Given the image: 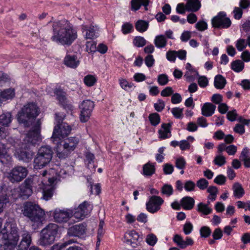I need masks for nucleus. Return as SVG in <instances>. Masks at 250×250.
<instances>
[{
	"instance_id": "nucleus-1",
	"label": "nucleus",
	"mask_w": 250,
	"mask_h": 250,
	"mask_svg": "<svg viewBox=\"0 0 250 250\" xmlns=\"http://www.w3.org/2000/svg\"><path fill=\"white\" fill-rule=\"evenodd\" d=\"M52 42L62 45H71L77 38V31L68 20L63 19L52 23Z\"/></svg>"
},
{
	"instance_id": "nucleus-2",
	"label": "nucleus",
	"mask_w": 250,
	"mask_h": 250,
	"mask_svg": "<svg viewBox=\"0 0 250 250\" xmlns=\"http://www.w3.org/2000/svg\"><path fill=\"white\" fill-rule=\"evenodd\" d=\"M56 132V129H55L53 131L51 139L54 144L56 145L57 156L60 159H65L75 149L79 143V139L76 137L60 139Z\"/></svg>"
},
{
	"instance_id": "nucleus-3",
	"label": "nucleus",
	"mask_w": 250,
	"mask_h": 250,
	"mask_svg": "<svg viewBox=\"0 0 250 250\" xmlns=\"http://www.w3.org/2000/svg\"><path fill=\"white\" fill-rule=\"evenodd\" d=\"M22 213L37 226L42 224L45 215L43 210L36 204L27 202L23 204Z\"/></svg>"
},
{
	"instance_id": "nucleus-4",
	"label": "nucleus",
	"mask_w": 250,
	"mask_h": 250,
	"mask_svg": "<svg viewBox=\"0 0 250 250\" xmlns=\"http://www.w3.org/2000/svg\"><path fill=\"white\" fill-rule=\"evenodd\" d=\"M2 243L3 250H17L20 236L18 229L11 226L10 232H5V228L2 230Z\"/></svg>"
},
{
	"instance_id": "nucleus-5",
	"label": "nucleus",
	"mask_w": 250,
	"mask_h": 250,
	"mask_svg": "<svg viewBox=\"0 0 250 250\" xmlns=\"http://www.w3.org/2000/svg\"><path fill=\"white\" fill-rule=\"evenodd\" d=\"M53 153L52 148L48 146L41 147L34 159V168L41 169L49 163L52 159Z\"/></svg>"
},
{
	"instance_id": "nucleus-6",
	"label": "nucleus",
	"mask_w": 250,
	"mask_h": 250,
	"mask_svg": "<svg viewBox=\"0 0 250 250\" xmlns=\"http://www.w3.org/2000/svg\"><path fill=\"white\" fill-rule=\"evenodd\" d=\"M39 113V108L34 103L28 104L24 105L18 114V121L20 124L27 125L28 120L36 118Z\"/></svg>"
},
{
	"instance_id": "nucleus-7",
	"label": "nucleus",
	"mask_w": 250,
	"mask_h": 250,
	"mask_svg": "<svg viewBox=\"0 0 250 250\" xmlns=\"http://www.w3.org/2000/svg\"><path fill=\"white\" fill-rule=\"evenodd\" d=\"M40 180V176L35 175L32 178H28L19 187V196L23 198H28L32 193V187H37L38 181Z\"/></svg>"
},
{
	"instance_id": "nucleus-8",
	"label": "nucleus",
	"mask_w": 250,
	"mask_h": 250,
	"mask_svg": "<svg viewBox=\"0 0 250 250\" xmlns=\"http://www.w3.org/2000/svg\"><path fill=\"white\" fill-rule=\"evenodd\" d=\"M40 131L41 123L38 121L32 129L27 133L24 139L25 144L33 146L41 141Z\"/></svg>"
},
{
	"instance_id": "nucleus-9",
	"label": "nucleus",
	"mask_w": 250,
	"mask_h": 250,
	"mask_svg": "<svg viewBox=\"0 0 250 250\" xmlns=\"http://www.w3.org/2000/svg\"><path fill=\"white\" fill-rule=\"evenodd\" d=\"M211 24L216 28H228L231 24V21L225 12H220L217 16L213 18Z\"/></svg>"
},
{
	"instance_id": "nucleus-10",
	"label": "nucleus",
	"mask_w": 250,
	"mask_h": 250,
	"mask_svg": "<svg viewBox=\"0 0 250 250\" xmlns=\"http://www.w3.org/2000/svg\"><path fill=\"white\" fill-rule=\"evenodd\" d=\"M94 105V102L90 100H83L82 102L80 105V120L82 122L85 123L89 120Z\"/></svg>"
},
{
	"instance_id": "nucleus-11",
	"label": "nucleus",
	"mask_w": 250,
	"mask_h": 250,
	"mask_svg": "<svg viewBox=\"0 0 250 250\" xmlns=\"http://www.w3.org/2000/svg\"><path fill=\"white\" fill-rule=\"evenodd\" d=\"M27 170L25 167L19 166L13 168L9 173L8 178L13 183L22 181L27 175Z\"/></svg>"
},
{
	"instance_id": "nucleus-12",
	"label": "nucleus",
	"mask_w": 250,
	"mask_h": 250,
	"mask_svg": "<svg viewBox=\"0 0 250 250\" xmlns=\"http://www.w3.org/2000/svg\"><path fill=\"white\" fill-rule=\"evenodd\" d=\"M73 210L70 209L56 208L53 212L55 221L59 223L67 222L73 216Z\"/></svg>"
},
{
	"instance_id": "nucleus-13",
	"label": "nucleus",
	"mask_w": 250,
	"mask_h": 250,
	"mask_svg": "<svg viewBox=\"0 0 250 250\" xmlns=\"http://www.w3.org/2000/svg\"><path fill=\"white\" fill-rule=\"evenodd\" d=\"M44 181L40 177V180L38 181L37 185L39 188L42 189L43 199L48 201L52 198L55 188L53 185L54 184H45Z\"/></svg>"
},
{
	"instance_id": "nucleus-14",
	"label": "nucleus",
	"mask_w": 250,
	"mask_h": 250,
	"mask_svg": "<svg viewBox=\"0 0 250 250\" xmlns=\"http://www.w3.org/2000/svg\"><path fill=\"white\" fill-rule=\"evenodd\" d=\"M163 203L164 200L161 197L152 196L146 204V209L150 213H155L160 209V206Z\"/></svg>"
},
{
	"instance_id": "nucleus-15",
	"label": "nucleus",
	"mask_w": 250,
	"mask_h": 250,
	"mask_svg": "<svg viewBox=\"0 0 250 250\" xmlns=\"http://www.w3.org/2000/svg\"><path fill=\"white\" fill-rule=\"evenodd\" d=\"M86 227L84 223L74 225L68 229L67 234L69 236L82 237L86 233Z\"/></svg>"
},
{
	"instance_id": "nucleus-16",
	"label": "nucleus",
	"mask_w": 250,
	"mask_h": 250,
	"mask_svg": "<svg viewBox=\"0 0 250 250\" xmlns=\"http://www.w3.org/2000/svg\"><path fill=\"white\" fill-rule=\"evenodd\" d=\"M82 29L83 33L85 32L84 36L86 39L94 40L99 36V28L96 25L91 24L88 26L83 25Z\"/></svg>"
},
{
	"instance_id": "nucleus-17",
	"label": "nucleus",
	"mask_w": 250,
	"mask_h": 250,
	"mask_svg": "<svg viewBox=\"0 0 250 250\" xmlns=\"http://www.w3.org/2000/svg\"><path fill=\"white\" fill-rule=\"evenodd\" d=\"M60 169V167L57 165H55L52 168L49 169L48 170H45L39 175L42 179L47 174L49 175L47 178L48 182L49 184H54L58 180V171Z\"/></svg>"
},
{
	"instance_id": "nucleus-18",
	"label": "nucleus",
	"mask_w": 250,
	"mask_h": 250,
	"mask_svg": "<svg viewBox=\"0 0 250 250\" xmlns=\"http://www.w3.org/2000/svg\"><path fill=\"white\" fill-rule=\"evenodd\" d=\"M21 240L17 248V250H27L32 242L31 235L27 231H23Z\"/></svg>"
},
{
	"instance_id": "nucleus-19",
	"label": "nucleus",
	"mask_w": 250,
	"mask_h": 250,
	"mask_svg": "<svg viewBox=\"0 0 250 250\" xmlns=\"http://www.w3.org/2000/svg\"><path fill=\"white\" fill-rule=\"evenodd\" d=\"M56 129V133L60 139L67 138V136L70 133L71 128L65 123H62L61 125H58L54 127V131Z\"/></svg>"
},
{
	"instance_id": "nucleus-20",
	"label": "nucleus",
	"mask_w": 250,
	"mask_h": 250,
	"mask_svg": "<svg viewBox=\"0 0 250 250\" xmlns=\"http://www.w3.org/2000/svg\"><path fill=\"white\" fill-rule=\"evenodd\" d=\"M173 242L181 249H185L188 246H192L194 244L193 240L188 237H187L185 240L179 234H175L173 238Z\"/></svg>"
},
{
	"instance_id": "nucleus-21",
	"label": "nucleus",
	"mask_w": 250,
	"mask_h": 250,
	"mask_svg": "<svg viewBox=\"0 0 250 250\" xmlns=\"http://www.w3.org/2000/svg\"><path fill=\"white\" fill-rule=\"evenodd\" d=\"M87 205L88 203L86 201L81 204L77 208L73 210V216L78 219H83L88 213Z\"/></svg>"
},
{
	"instance_id": "nucleus-22",
	"label": "nucleus",
	"mask_w": 250,
	"mask_h": 250,
	"mask_svg": "<svg viewBox=\"0 0 250 250\" xmlns=\"http://www.w3.org/2000/svg\"><path fill=\"white\" fill-rule=\"evenodd\" d=\"M149 3V0H131L130 9L132 11L136 12L140 9L141 6H143L145 10L147 11Z\"/></svg>"
},
{
	"instance_id": "nucleus-23",
	"label": "nucleus",
	"mask_w": 250,
	"mask_h": 250,
	"mask_svg": "<svg viewBox=\"0 0 250 250\" xmlns=\"http://www.w3.org/2000/svg\"><path fill=\"white\" fill-rule=\"evenodd\" d=\"M186 68L187 70L184 75V77L189 82L195 80L197 76L199 75L198 71L193 68L189 63H187Z\"/></svg>"
},
{
	"instance_id": "nucleus-24",
	"label": "nucleus",
	"mask_w": 250,
	"mask_h": 250,
	"mask_svg": "<svg viewBox=\"0 0 250 250\" xmlns=\"http://www.w3.org/2000/svg\"><path fill=\"white\" fill-rule=\"evenodd\" d=\"M12 157L7 153L4 144L0 143V162L3 164H7L11 161Z\"/></svg>"
},
{
	"instance_id": "nucleus-25",
	"label": "nucleus",
	"mask_w": 250,
	"mask_h": 250,
	"mask_svg": "<svg viewBox=\"0 0 250 250\" xmlns=\"http://www.w3.org/2000/svg\"><path fill=\"white\" fill-rule=\"evenodd\" d=\"M216 106L210 103H206L202 107V114L206 117H210L215 112Z\"/></svg>"
},
{
	"instance_id": "nucleus-26",
	"label": "nucleus",
	"mask_w": 250,
	"mask_h": 250,
	"mask_svg": "<svg viewBox=\"0 0 250 250\" xmlns=\"http://www.w3.org/2000/svg\"><path fill=\"white\" fill-rule=\"evenodd\" d=\"M55 239L47 234L46 232H43L42 229L41 231V236L39 240V244L42 246H46L52 244Z\"/></svg>"
},
{
	"instance_id": "nucleus-27",
	"label": "nucleus",
	"mask_w": 250,
	"mask_h": 250,
	"mask_svg": "<svg viewBox=\"0 0 250 250\" xmlns=\"http://www.w3.org/2000/svg\"><path fill=\"white\" fill-rule=\"evenodd\" d=\"M195 201L192 197L186 196L182 198L180 201V205L182 208L186 210H190L194 206Z\"/></svg>"
},
{
	"instance_id": "nucleus-28",
	"label": "nucleus",
	"mask_w": 250,
	"mask_h": 250,
	"mask_svg": "<svg viewBox=\"0 0 250 250\" xmlns=\"http://www.w3.org/2000/svg\"><path fill=\"white\" fill-rule=\"evenodd\" d=\"M201 6L199 0H188L186 3L187 11L192 12L198 11Z\"/></svg>"
},
{
	"instance_id": "nucleus-29",
	"label": "nucleus",
	"mask_w": 250,
	"mask_h": 250,
	"mask_svg": "<svg viewBox=\"0 0 250 250\" xmlns=\"http://www.w3.org/2000/svg\"><path fill=\"white\" fill-rule=\"evenodd\" d=\"M43 232H46L52 237L55 239L59 230V226L54 223H50L42 229Z\"/></svg>"
},
{
	"instance_id": "nucleus-30",
	"label": "nucleus",
	"mask_w": 250,
	"mask_h": 250,
	"mask_svg": "<svg viewBox=\"0 0 250 250\" xmlns=\"http://www.w3.org/2000/svg\"><path fill=\"white\" fill-rule=\"evenodd\" d=\"M170 124H163L162 125V128L158 131L160 138L165 139L168 138L171 136L170 127Z\"/></svg>"
},
{
	"instance_id": "nucleus-31",
	"label": "nucleus",
	"mask_w": 250,
	"mask_h": 250,
	"mask_svg": "<svg viewBox=\"0 0 250 250\" xmlns=\"http://www.w3.org/2000/svg\"><path fill=\"white\" fill-rule=\"evenodd\" d=\"M64 62L68 67L74 68L78 66L80 62L76 56L67 55L64 58Z\"/></svg>"
},
{
	"instance_id": "nucleus-32",
	"label": "nucleus",
	"mask_w": 250,
	"mask_h": 250,
	"mask_svg": "<svg viewBox=\"0 0 250 250\" xmlns=\"http://www.w3.org/2000/svg\"><path fill=\"white\" fill-rule=\"evenodd\" d=\"M33 155L34 153L32 151L29 150H22L19 152H18L17 156L20 160L28 162L32 159Z\"/></svg>"
},
{
	"instance_id": "nucleus-33",
	"label": "nucleus",
	"mask_w": 250,
	"mask_h": 250,
	"mask_svg": "<svg viewBox=\"0 0 250 250\" xmlns=\"http://www.w3.org/2000/svg\"><path fill=\"white\" fill-rule=\"evenodd\" d=\"M240 159L244 162L246 167H250V154L249 149L245 147L241 152Z\"/></svg>"
},
{
	"instance_id": "nucleus-34",
	"label": "nucleus",
	"mask_w": 250,
	"mask_h": 250,
	"mask_svg": "<svg viewBox=\"0 0 250 250\" xmlns=\"http://www.w3.org/2000/svg\"><path fill=\"white\" fill-rule=\"evenodd\" d=\"M54 93L60 104L64 106L67 103L65 92L61 89H57L55 90Z\"/></svg>"
},
{
	"instance_id": "nucleus-35",
	"label": "nucleus",
	"mask_w": 250,
	"mask_h": 250,
	"mask_svg": "<svg viewBox=\"0 0 250 250\" xmlns=\"http://www.w3.org/2000/svg\"><path fill=\"white\" fill-rule=\"evenodd\" d=\"M12 120L10 112L3 113L0 115V124L4 126H8Z\"/></svg>"
},
{
	"instance_id": "nucleus-36",
	"label": "nucleus",
	"mask_w": 250,
	"mask_h": 250,
	"mask_svg": "<svg viewBox=\"0 0 250 250\" xmlns=\"http://www.w3.org/2000/svg\"><path fill=\"white\" fill-rule=\"evenodd\" d=\"M234 196L238 199L241 198L245 193L242 185L239 183H235L232 187Z\"/></svg>"
},
{
	"instance_id": "nucleus-37",
	"label": "nucleus",
	"mask_w": 250,
	"mask_h": 250,
	"mask_svg": "<svg viewBox=\"0 0 250 250\" xmlns=\"http://www.w3.org/2000/svg\"><path fill=\"white\" fill-rule=\"evenodd\" d=\"M227 83L226 80L224 77L221 75H217L214 78V85L216 88L223 89Z\"/></svg>"
},
{
	"instance_id": "nucleus-38",
	"label": "nucleus",
	"mask_w": 250,
	"mask_h": 250,
	"mask_svg": "<svg viewBox=\"0 0 250 250\" xmlns=\"http://www.w3.org/2000/svg\"><path fill=\"white\" fill-rule=\"evenodd\" d=\"M154 43L157 48H162L167 45V40L165 35H160L156 36Z\"/></svg>"
},
{
	"instance_id": "nucleus-39",
	"label": "nucleus",
	"mask_w": 250,
	"mask_h": 250,
	"mask_svg": "<svg viewBox=\"0 0 250 250\" xmlns=\"http://www.w3.org/2000/svg\"><path fill=\"white\" fill-rule=\"evenodd\" d=\"M135 28L140 32H144L147 30L149 22L147 21L140 20L135 23Z\"/></svg>"
},
{
	"instance_id": "nucleus-40",
	"label": "nucleus",
	"mask_w": 250,
	"mask_h": 250,
	"mask_svg": "<svg viewBox=\"0 0 250 250\" xmlns=\"http://www.w3.org/2000/svg\"><path fill=\"white\" fill-rule=\"evenodd\" d=\"M143 174L146 176H150L153 175L155 171V167L150 163H147L143 167Z\"/></svg>"
},
{
	"instance_id": "nucleus-41",
	"label": "nucleus",
	"mask_w": 250,
	"mask_h": 250,
	"mask_svg": "<svg viewBox=\"0 0 250 250\" xmlns=\"http://www.w3.org/2000/svg\"><path fill=\"white\" fill-rule=\"evenodd\" d=\"M15 96L14 89L9 88L4 90L0 93V98L3 100L12 99Z\"/></svg>"
},
{
	"instance_id": "nucleus-42",
	"label": "nucleus",
	"mask_w": 250,
	"mask_h": 250,
	"mask_svg": "<svg viewBox=\"0 0 250 250\" xmlns=\"http://www.w3.org/2000/svg\"><path fill=\"white\" fill-rule=\"evenodd\" d=\"M125 237L129 238H130V241L132 243H135L136 242H140L142 240L141 237L135 230H132L128 232H126L125 235Z\"/></svg>"
},
{
	"instance_id": "nucleus-43",
	"label": "nucleus",
	"mask_w": 250,
	"mask_h": 250,
	"mask_svg": "<svg viewBox=\"0 0 250 250\" xmlns=\"http://www.w3.org/2000/svg\"><path fill=\"white\" fill-rule=\"evenodd\" d=\"M231 69L236 72L242 71L244 68V63L240 60H237L231 62Z\"/></svg>"
},
{
	"instance_id": "nucleus-44",
	"label": "nucleus",
	"mask_w": 250,
	"mask_h": 250,
	"mask_svg": "<svg viewBox=\"0 0 250 250\" xmlns=\"http://www.w3.org/2000/svg\"><path fill=\"white\" fill-rule=\"evenodd\" d=\"M197 210L204 215H208L211 212L212 209L208 207V204H205L201 202L197 205Z\"/></svg>"
},
{
	"instance_id": "nucleus-45",
	"label": "nucleus",
	"mask_w": 250,
	"mask_h": 250,
	"mask_svg": "<svg viewBox=\"0 0 250 250\" xmlns=\"http://www.w3.org/2000/svg\"><path fill=\"white\" fill-rule=\"evenodd\" d=\"M95 158L94 155L90 152L86 153L85 155V162L87 164V167L88 168L90 169L92 168L93 169L91 170L92 171H95V167L93 165L94 159Z\"/></svg>"
},
{
	"instance_id": "nucleus-46",
	"label": "nucleus",
	"mask_w": 250,
	"mask_h": 250,
	"mask_svg": "<svg viewBox=\"0 0 250 250\" xmlns=\"http://www.w3.org/2000/svg\"><path fill=\"white\" fill-rule=\"evenodd\" d=\"M149 120L152 125L156 126L160 122V116L157 113L150 114L148 117Z\"/></svg>"
},
{
	"instance_id": "nucleus-47",
	"label": "nucleus",
	"mask_w": 250,
	"mask_h": 250,
	"mask_svg": "<svg viewBox=\"0 0 250 250\" xmlns=\"http://www.w3.org/2000/svg\"><path fill=\"white\" fill-rule=\"evenodd\" d=\"M161 192L167 197H169L173 193V189L170 185L165 184L161 188Z\"/></svg>"
},
{
	"instance_id": "nucleus-48",
	"label": "nucleus",
	"mask_w": 250,
	"mask_h": 250,
	"mask_svg": "<svg viewBox=\"0 0 250 250\" xmlns=\"http://www.w3.org/2000/svg\"><path fill=\"white\" fill-rule=\"evenodd\" d=\"M85 45L86 51L89 53H94L97 51L96 42L93 40L86 42Z\"/></svg>"
},
{
	"instance_id": "nucleus-49",
	"label": "nucleus",
	"mask_w": 250,
	"mask_h": 250,
	"mask_svg": "<svg viewBox=\"0 0 250 250\" xmlns=\"http://www.w3.org/2000/svg\"><path fill=\"white\" fill-rule=\"evenodd\" d=\"M133 43L135 46L141 47L144 46L146 44V41L144 37L137 36L135 37L133 39Z\"/></svg>"
},
{
	"instance_id": "nucleus-50",
	"label": "nucleus",
	"mask_w": 250,
	"mask_h": 250,
	"mask_svg": "<svg viewBox=\"0 0 250 250\" xmlns=\"http://www.w3.org/2000/svg\"><path fill=\"white\" fill-rule=\"evenodd\" d=\"M213 163L215 165L221 167L226 164V158L222 154L217 155L215 157Z\"/></svg>"
},
{
	"instance_id": "nucleus-51",
	"label": "nucleus",
	"mask_w": 250,
	"mask_h": 250,
	"mask_svg": "<svg viewBox=\"0 0 250 250\" xmlns=\"http://www.w3.org/2000/svg\"><path fill=\"white\" fill-rule=\"evenodd\" d=\"M84 83L88 86H93L96 82V79L93 76L88 75L83 79Z\"/></svg>"
},
{
	"instance_id": "nucleus-52",
	"label": "nucleus",
	"mask_w": 250,
	"mask_h": 250,
	"mask_svg": "<svg viewBox=\"0 0 250 250\" xmlns=\"http://www.w3.org/2000/svg\"><path fill=\"white\" fill-rule=\"evenodd\" d=\"M232 13L233 14V17L235 20H240L243 14V9L240 7L235 6L233 8V10L232 11Z\"/></svg>"
},
{
	"instance_id": "nucleus-53",
	"label": "nucleus",
	"mask_w": 250,
	"mask_h": 250,
	"mask_svg": "<svg viewBox=\"0 0 250 250\" xmlns=\"http://www.w3.org/2000/svg\"><path fill=\"white\" fill-rule=\"evenodd\" d=\"M133 25L130 22H125L122 26V31L124 34H127L131 32L133 30Z\"/></svg>"
},
{
	"instance_id": "nucleus-54",
	"label": "nucleus",
	"mask_w": 250,
	"mask_h": 250,
	"mask_svg": "<svg viewBox=\"0 0 250 250\" xmlns=\"http://www.w3.org/2000/svg\"><path fill=\"white\" fill-rule=\"evenodd\" d=\"M196 185L199 189L204 190L207 188L208 182L205 178H201L197 181Z\"/></svg>"
},
{
	"instance_id": "nucleus-55",
	"label": "nucleus",
	"mask_w": 250,
	"mask_h": 250,
	"mask_svg": "<svg viewBox=\"0 0 250 250\" xmlns=\"http://www.w3.org/2000/svg\"><path fill=\"white\" fill-rule=\"evenodd\" d=\"M247 44L246 41L243 39H239L236 42V47L239 51L243 50L247 46Z\"/></svg>"
},
{
	"instance_id": "nucleus-56",
	"label": "nucleus",
	"mask_w": 250,
	"mask_h": 250,
	"mask_svg": "<svg viewBox=\"0 0 250 250\" xmlns=\"http://www.w3.org/2000/svg\"><path fill=\"white\" fill-rule=\"evenodd\" d=\"M184 187L187 191H192L194 190L196 185L192 181L188 180L185 182Z\"/></svg>"
},
{
	"instance_id": "nucleus-57",
	"label": "nucleus",
	"mask_w": 250,
	"mask_h": 250,
	"mask_svg": "<svg viewBox=\"0 0 250 250\" xmlns=\"http://www.w3.org/2000/svg\"><path fill=\"white\" fill-rule=\"evenodd\" d=\"M9 202V199L6 195L0 196V213L3 211L7 203Z\"/></svg>"
},
{
	"instance_id": "nucleus-58",
	"label": "nucleus",
	"mask_w": 250,
	"mask_h": 250,
	"mask_svg": "<svg viewBox=\"0 0 250 250\" xmlns=\"http://www.w3.org/2000/svg\"><path fill=\"white\" fill-rule=\"evenodd\" d=\"M195 27L200 31H204L207 29V23L204 21H199L195 24Z\"/></svg>"
},
{
	"instance_id": "nucleus-59",
	"label": "nucleus",
	"mask_w": 250,
	"mask_h": 250,
	"mask_svg": "<svg viewBox=\"0 0 250 250\" xmlns=\"http://www.w3.org/2000/svg\"><path fill=\"white\" fill-rule=\"evenodd\" d=\"M168 78L166 74H160L158 77V83L161 85H165L167 83Z\"/></svg>"
},
{
	"instance_id": "nucleus-60",
	"label": "nucleus",
	"mask_w": 250,
	"mask_h": 250,
	"mask_svg": "<svg viewBox=\"0 0 250 250\" xmlns=\"http://www.w3.org/2000/svg\"><path fill=\"white\" fill-rule=\"evenodd\" d=\"M171 112L173 115L177 119H181L183 117V109L179 107L172 108Z\"/></svg>"
},
{
	"instance_id": "nucleus-61",
	"label": "nucleus",
	"mask_w": 250,
	"mask_h": 250,
	"mask_svg": "<svg viewBox=\"0 0 250 250\" xmlns=\"http://www.w3.org/2000/svg\"><path fill=\"white\" fill-rule=\"evenodd\" d=\"M186 162L183 157H180L176 159L175 162L176 167L180 169H184L185 167Z\"/></svg>"
},
{
	"instance_id": "nucleus-62",
	"label": "nucleus",
	"mask_w": 250,
	"mask_h": 250,
	"mask_svg": "<svg viewBox=\"0 0 250 250\" xmlns=\"http://www.w3.org/2000/svg\"><path fill=\"white\" fill-rule=\"evenodd\" d=\"M193 230V225L190 222H187L183 226V231L186 235L190 234Z\"/></svg>"
},
{
	"instance_id": "nucleus-63",
	"label": "nucleus",
	"mask_w": 250,
	"mask_h": 250,
	"mask_svg": "<svg viewBox=\"0 0 250 250\" xmlns=\"http://www.w3.org/2000/svg\"><path fill=\"white\" fill-rule=\"evenodd\" d=\"M200 232L201 237L207 238L210 235L211 231L209 228L204 226L201 228Z\"/></svg>"
},
{
	"instance_id": "nucleus-64",
	"label": "nucleus",
	"mask_w": 250,
	"mask_h": 250,
	"mask_svg": "<svg viewBox=\"0 0 250 250\" xmlns=\"http://www.w3.org/2000/svg\"><path fill=\"white\" fill-rule=\"evenodd\" d=\"M157 241L156 236L153 234H148L146 238V242L150 246H154Z\"/></svg>"
}]
</instances>
